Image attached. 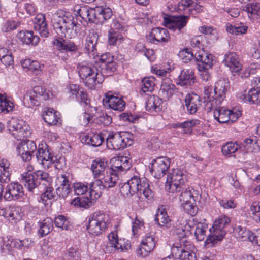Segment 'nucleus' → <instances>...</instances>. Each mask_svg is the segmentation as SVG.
Returning <instances> with one entry per match:
<instances>
[{
  "label": "nucleus",
  "mask_w": 260,
  "mask_h": 260,
  "mask_svg": "<svg viewBox=\"0 0 260 260\" xmlns=\"http://www.w3.org/2000/svg\"><path fill=\"white\" fill-rule=\"evenodd\" d=\"M14 104L5 96L0 94V112L7 113L13 110Z\"/></svg>",
  "instance_id": "53"
},
{
  "label": "nucleus",
  "mask_w": 260,
  "mask_h": 260,
  "mask_svg": "<svg viewBox=\"0 0 260 260\" xmlns=\"http://www.w3.org/2000/svg\"><path fill=\"white\" fill-rule=\"evenodd\" d=\"M120 192L123 197L132 196L137 193L140 198L143 199L142 196L147 200H152L154 193L150 188L149 181L146 178H140L134 176L127 182L124 183L120 187Z\"/></svg>",
  "instance_id": "3"
},
{
  "label": "nucleus",
  "mask_w": 260,
  "mask_h": 260,
  "mask_svg": "<svg viewBox=\"0 0 260 260\" xmlns=\"http://www.w3.org/2000/svg\"><path fill=\"white\" fill-rule=\"evenodd\" d=\"M14 247L17 248L16 240L4 239L2 246L3 252L5 253H8L13 250Z\"/></svg>",
  "instance_id": "60"
},
{
  "label": "nucleus",
  "mask_w": 260,
  "mask_h": 260,
  "mask_svg": "<svg viewBox=\"0 0 260 260\" xmlns=\"http://www.w3.org/2000/svg\"><path fill=\"white\" fill-rule=\"evenodd\" d=\"M71 204L84 208H89L92 205L91 201L87 198V196L75 198L71 201Z\"/></svg>",
  "instance_id": "55"
},
{
  "label": "nucleus",
  "mask_w": 260,
  "mask_h": 260,
  "mask_svg": "<svg viewBox=\"0 0 260 260\" xmlns=\"http://www.w3.org/2000/svg\"><path fill=\"white\" fill-rule=\"evenodd\" d=\"M129 134L126 132H111L106 138L107 147L111 150H123L132 144Z\"/></svg>",
  "instance_id": "9"
},
{
  "label": "nucleus",
  "mask_w": 260,
  "mask_h": 260,
  "mask_svg": "<svg viewBox=\"0 0 260 260\" xmlns=\"http://www.w3.org/2000/svg\"><path fill=\"white\" fill-rule=\"evenodd\" d=\"M193 4L194 2L192 0H181L177 4V11L194 14L192 13Z\"/></svg>",
  "instance_id": "50"
},
{
  "label": "nucleus",
  "mask_w": 260,
  "mask_h": 260,
  "mask_svg": "<svg viewBox=\"0 0 260 260\" xmlns=\"http://www.w3.org/2000/svg\"><path fill=\"white\" fill-rule=\"evenodd\" d=\"M98 39V35L92 32L89 34L85 40L84 46L86 52L93 57H94L97 53L96 47Z\"/></svg>",
  "instance_id": "34"
},
{
  "label": "nucleus",
  "mask_w": 260,
  "mask_h": 260,
  "mask_svg": "<svg viewBox=\"0 0 260 260\" xmlns=\"http://www.w3.org/2000/svg\"><path fill=\"white\" fill-rule=\"evenodd\" d=\"M0 216L7 218L12 223H16L21 219L18 211L10 207H0Z\"/></svg>",
  "instance_id": "36"
},
{
  "label": "nucleus",
  "mask_w": 260,
  "mask_h": 260,
  "mask_svg": "<svg viewBox=\"0 0 260 260\" xmlns=\"http://www.w3.org/2000/svg\"><path fill=\"white\" fill-rule=\"evenodd\" d=\"M248 27L244 24L240 23L237 26L230 23L226 25V30L228 32L235 35H243L246 33Z\"/></svg>",
  "instance_id": "49"
},
{
  "label": "nucleus",
  "mask_w": 260,
  "mask_h": 260,
  "mask_svg": "<svg viewBox=\"0 0 260 260\" xmlns=\"http://www.w3.org/2000/svg\"><path fill=\"white\" fill-rule=\"evenodd\" d=\"M194 59L196 61L201 62L199 67L202 69H209L213 66V56L211 54L200 51L194 54Z\"/></svg>",
  "instance_id": "32"
},
{
  "label": "nucleus",
  "mask_w": 260,
  "mask_h": 260,
  "mask_svg": "<svg viewBox=\"0 0 260 260\" xmlns=\"http://www.w3.org/2000/svg\"><path fill=\"white\" fill-rule=\"evenodd\" d=\"M74 189L75 193L77 195L86 196L88 195V186L82 183H77L74 184Z\"/></svg>",
  "instance_id": "61"
},
{
  "label": "nucleus",
  "mask_w": 260,
  "mask_h": 260,
  "mask_svg": "<svg viewBox=\"0 0 260 260\" xmlns=\"http://www.w3.org/2000/svg\"><path fill=\"white\" fill-rule=\"evenodd\" d=\"M66 89L71 98L76 99L81 104L86 106L89 105L90 100L88 98L86 92L78 85L71 84L68 85Z\"/></svg>",
  "instance_id": "20"
},
{
  "label": "nucleus",
  "mask_w": 260,
  "mask_h": 260,
  "mask_svg": "<svg viewBox=\"0 0 260 260\" xmlns=\"http://www.w3.org/2000/svg\"><path fill=\"white\" fill-rule=\"evenodd\" d=\"M243 10L248 13L251 19H257L260 16V5L257 3L247 4L243 7Z\"/></svg>",
  "instance_id": "44"
},
{
  "label": "nucleus",
  "mask_w": 260,
  "mask_h": 260,
  "mask_svg": "<svg viewBox=\"0 0 260 260\" xmlns=\"http://www.w3.org/2000/svg\"><path fill=\"white\" fill-rule=\"evenodd\" d=\"M223 63L230 68L232 73H238L242 69V66L239 55L234 52L224 55Z\"/></svg>",
  "instance_id": "23"
},
{
  "label": "nucleus",
  "mask_w": 260,
  "mask_h": 260,
  "mask_svg": "<svg viewBox=\"0 0 260 260\" xmlns=\"http://www.w3.org/2000/svg\"><path fill=\"white\" fill-rule=\"evenodd\" d=\"M108 167V163L104 159L97 158L94 160L91 166L93 176L95 178H99L104 173H106Z\"/></svg>",
  "instance_id": "31"
},
{
  "label": "nucleus",
  "mask_w": 260,
  "mask_h": 260,
  "mask_svg": "<svg viewBox=\"0 0 260 260\" xmlns=\"http://www.w3.org/2000/svg\"><path fill=\"white\" fill-rule=\"evenodd\" d=\"M155 78L153 76L144 78L142 80L141 90L143 93L151 92L155 86Z\"/></svg>",
  "instance_id": "51"
},
{
  "label": "nucleus",
  "mask_w": 260,
  "mask_h": 260,
  "mask_svg": "<svg viewBox=\"0 0 260 260\" xmlns=\"http://www.w3.org/2000/svg\"><path fill=\"white\" fill-rule=\"evenodd\" d=\"M77 68L82 82L90 89L93 88L96 83H101L104 76L111 75L117 69L113 56L109 53L101 56L100 69L86 61L79 63Z\"/></svg>",
  "instance_id": "2"
},
{
  "label": "nucleus",
  "mask_w": 260,
  "mask_h": 260,
  "mask_svg": "<svg viewBox=\"0 0 260 260\" xmlns=\"http://www.w3.org/2000/svg\"><path fill=\"white\" fill-rule=\"evenodd\" d=\"M234 233L236 238L242 241H249L251 242L253 233L245 227L237 226L234 228Z\"/></svg>",
  "instance_id": "42"
},
{
  "label": "nucleus",
  "mask_w": 260,
  "mask_h": 260,
  "mask_svg": "<svg viewBox=\"0 0 260 260\" xmlns=\"http://www.w3.org/2000/svg\"><path fill=\"white\" fill-rule=\"evenodd\" d=\"M182 191L179 196V200L181 204L188 201H192V199L197 200L199 197V192L191 187L186 188L185 185L181 190Z\"/></svg>",
  "instance_id": "37"
},
{
  "label": "nucleus",
  "mask_w": 260,
  "mask_h": 260,
  "mask_svg": "<svg viewBox=\"0 0 260 260\" xmlns=\"http://www.w3.org/2000/svg\"><path fill=\"white\" fill-rule=\"evenodd\" d=\"M244 96L246 101L251 104H259L260 103V91L254 88H251L248 92L247 95Z\"/></svg>",
  "instance_id": "54"
},
{
  "label": "nucleus",
  "mask_w": 260,
  "mask_h": 260,
  "mask_svg": "<svg viewBox=\"0 0 260 260\" xmlns=\"http://www.w3.org/2000/svg\"><path fill=\"white\" fill-rule=\"evenodd\" d=\"M175 86L169 81H164L161 85L160 92L165 98L171 97L175 92Z\"/></svg>",
  "instance_id": "48"
},
{
  "label": "nucleus",
  "mask_w": 260,
  "mask_h": 260,
  "mask_svg": "<svg viewBox=\"0 0 260 260\" xmlns=\"http://www.w3.org/2000/svg\"><path fill=\"white\" fill-rule=\"evenodd\" d=\"M54 30L60 37L53 40L52 44L60 52H66L70 55L80 54L79 46L71 40L63 39V37L72 38L77 34L80 25L77 23V19L72 16L60 15L55 14L52 19Z\"/></svg>",
  "instance_id": "1"
},
{
  "label": "nucleus",
  "mask_w": 260,
  "mask_h": 260,
  "mask_svg": "<svg viewBox=\"0 0 260 260\" xmlns=\"http://www.w3.org/2000/svg\"><path fill=\"white\" fill-rule=\"evenodd\" d=\"M44 121L49 125H56L59 119L58 113L50 108H45L42 114Z\"/></svg>",
  "instance_id": "39"
},
{
  "label": "nucleus",
  "mask_w": 260,
  "mask_h": 260,
  "mask_svg": "<svg viewBox=\"0 0 260 260\" xmlns=\"http://www.w3.org/2000/svg\"><path fill=\"white\" fill-rule=\"evenodd\" d=\"M147 39L154 44L156 42L164 43L168 42L170 40V37L166 28L155 27L152 29Z\"/></svg>",
  "instance_id": "22"
},
{
  "label": "nucleus",
  "mask_w": 260,
  "mask_h": 260,
  "mask_svg": "<svg viewBox=\"0 0 260 260\" xmlns=\"http://www.w3.org/2000/svg\"><path fill=\"white\" fill-rule=\"evenodd\" d=\"M87 229L93 235L98 236L104 232L108 226V217L104 213L96 212L88 217Z\"/></svg>",
  "instance_id": "8"
},
{
  "label": "nucleus",
  "mask_w": 260,
  "mask_h": 260,
  "mask_svg": "<svg viewBox=\"0 0 260 260\" xmlns=\"http://www.w3.org/2000/svg\"><path fill=\"white\" fill-rule=\"evenodd\" d=\"M229 87V82L225 79L219 80L216 82L214 88V95L215 98L210 100L207 103L208 108L211 109L213 106L217 104H221L225 98V93Z\"/></svg>",
  "instance_id": "14"
},
{
  "label": "nucleus",
  "mask_w": 260,
  "mask_h": 260,
  "mask_svg": "<svg viewBox=\"0 0 260 260\" xmlns=\"http://www.w3.org/2000/svg\"><path fill=\"white\" fill-rule=\"evenodd\" d=\"M156 238L154 235L147 234L142 240L136 252L139 256L145 257L153 251L156 245Z\"/></svg>",
  "instance_id": "17"
},
{
  "label": "nucleus",
  "mask_w": 260,
  "mask_h": 260,
  "mask_svg": "<svg viewBox=\"0 0 260 260\" xmlns=\"http://www.w3.org/2000/svg\"><path fill=\"white\" fill-rule=\"evenodd\" d=\"M39 185L36 189H43L44 191L43 193V198H46L48 200L54 199L56 197V194L54 192V190L52 187H51V179L49 176V179L40 180L39 181Z\"/></svg>",
  "instance_id": "35"
},
{
  "label": "nucleus",
  "mask_w": 260,
  "mask_h": 260,
  "mask_svg": "<svg viewBox=\"0 0 260 260\" xmlns=\"http://www.w3.org/2000/svg\"><path fill=\"white\" fill-rule=\"evenodd\" d=\"M8 128L12 135L18 140L26 138L31 134L28 125L21 119L12 118L8 122Z\"/></svg>",
  "instance_id": "11"
},
{
  "label": "nucleus",
  "mask_w": 260,
  "mask_h": 260,
  "mask_svg": "<svg viewBox=\"0 0 260 260\" xmlns=\"http://www.w3.org/2000/svg\"><path fill=\"white\" fill-rule=\"evenodd\" d=\"M200 31L206 35L211 37V39L216 40L217 39V31L212 27L203 26L199 28Z\"/></svg>",
  "instance_id": "62"
},
{
  "label": "nucleus",
  "mask_w": 260,
  "mask_h": 260,
  "mask_svg": "<svg viewBox=\"0 0 260 260\" xmlns=\"http://www.w3.org/2000/svg\"><path fill=\"white\" fill-rule=\"evenodd\" d=\"M194 81L195 76L193 70L183 69L181 71L176 83L182 86H190L194 83Z\"/></svg>",
  "instance_id": "30"
},
{
  "label": "nucleus",
  "mask_w": 260,
  "mask_h": 260,
  "mask_svg": "<svg viewBox=\"0 0 260 260\" xmlns=\"http://www.w3.org/2000/svg\"><path fill=\"white\" fill-rule=\"evenodd\" d=\"M189 17L185 15L171 16L164 18L165 26L169 29L177 31L178 33H183L184 28L186 25Z\"/></svg>",
  "instance_id": "15"
},
{
  "label": "nucleus",
  "mask_w": 260,
  "mask_h": 260,
  "mask_svg": "<svg viewBox=\"0 0 260 260\" xmlns=\"http://www.w3.org/2000/svg\"><path fill=\"white\" fill-rule=\"evenodd\" d=\"M220 104H217L213 106L211 109L208 108L207 104L205 105V108L208 112L213 110V116L214 118L220 123H233L238 118L237 114L234 113L231 110L226 109L224 107H220Z\"/></svg>",
  "instance_id": "13"
},
{
  "label": "nucleus",
  "mask_w": 260,
  "mask_h": 260,
  "mask_svg": "<svg viewBox=\"0 0 260 260\" xmlns=\"http://www.w3.org/2000/svg\"><path fill=\"white\" fill-rule=\"evenodd\" d=\"M178 231H177L176 233L177 234L180 233L179 237H181V238L179 240V242L176 243L179 244V246H180L182 249L184 250L185 251H188L189 253H194L193 252L194 247L191 242L187 241L185 238V231L183 229L180 230L178 229Z\"/></svg>",
  "instance_id": "43"
},
{
  "label": "nucleus",
  "mask_w": 260,
  "mask_h": 260,
  "mask_svg": "<svg viewBox=\"0 0 260 260\" xmlns=\"http://www.w3.org/2000/svg\"><path fill=\"white\" fill-rule=\"evenodd\" d=\"M170 166L168 159L160 157L153 160L151 164L150 171L152 174L156 178H160L164 176Z\"/></svg>",
  "instance_id": "19"
},
{
  "label": "nucleus",
  "mask_w": 260,
  "mask_h": 260,
  "mask_svg": "<svg viewBox=\"0 0 260 260\" xmlns=\"http://www.w3.org/2000/svg\"><path fill=\"white\" fill-rule=\"evenodd\" d=\"M36 157L38 161L43 165L47 166L48 167L51 164H54V167L57 169H61L59 166V161L52 153L51 149L46 144H41L39 145Z\"/></svg>",
  "instance_id": "12"
},
{
  "label": "nucleus",
  "mask_w": 260,
  "mask_h": 260,
  "mask_svg": "<svg viewBox=\"0 0 260 260\" xmlns=\"http://www.w3.org/2000/svg\"><path fill=\"white\" fill-rule=\"evenodd\" d=\"M185 106L187 110L191 114L197 112L201 105V100L199 95L194 93L188 94L185 98Z\"/></svg>",
  "instance_id": "28"
},
{
  "label": "nucleus",
  "mask_w": 260,
  "mask_h": 260,
  "mask_svg": "<svg viewBox=\"0 0 260 260\" xmlns=\"http://www.w3.org/2000/svg\"><path fill=\"white\" fill-rule=\"evenodd\" d=\"M71 184L59 186L56 190V194L63 198H66L71 192Z\"/></svg>",
  "instance_id": "64"
},
{
  "label": "nucleus",
  "mask_w": 260,
  "mask_h": 260,
  "mask_svg": "<svg viewBox=\"0 0 260 260\" xmlns=\"http://www.w3.org/2000/svg\"><path fill=\"white\" fill-rule=\"evenodd\" d=\"M75 14L79 16L85 21L99 24L103 23L106 20L111 18L112 12L109 8H103L96 6L94 8H90L86 6H75Z\"/></svg>",
  "instance_id": "4"
},
{
  "label": "nucleus",
  "mask_w": 260,
  "mask_h": 260,
  "mask_svg": "<svg viewBox=\"0 0 260 260\" xmlns=\"http://www.w3.org/2000/svg\"><path fill=\"white\" fill-rule=\"evenodd\" d=\"M21 63L24 69H26L28 71L31 72L39 71L40 68L39 62L30 59L22 60Z\"/></svg>",
  "instance_id": "56"
},
{
  "label": "nucleus",
  "mask_w": 260,
  "mask_h": 260,
  "mask_svg": "<svg viewBox=\"0 0 260 260\" xmlns=\"http://www.w3.org/2000/svg\"><path fill=\"white\" fill-rule=\"evenodd\" d=\"M26 168L27 171L21 174L20 180L28 191L34 192L40 180L49 179V174L42 170L33 172L34 167L30 164L27 165Z\"/></svg>",
  "instance_id": "5"
},
{
  "label": "nucleus",
  "mask_w": 260,
  "mask_h": 260,
  "mask_svg": "<svg viewBox=\"0 0 260 260\" xmlns=\"http://www.w3.org/2000/svg\"><path fill=\"white\" fill-rule=\"evenodd\" d=\"M24 195L22 185L18 182H12L7 185L4 194V198L7 201L16 200Z\"/></svg>",
  "instance_id": "18"
},
{
  "label": "nucleus",
  "mask_w": 260,
  "mask_h": 260,
  "mask_svg": "<svg viewBox=\"0 0 260 260\" xmlns=\"http://www.w3.org/2000/svg\"><path fill=\"white\" fill-rule=\"evenodd\" d=\"M162 101L157 96L154 95H148L146 101V109L147 111L152 112L160 110Z\"/></svg>",
  "instance_id": "40"
},
{
  "label": "nucleus",
  "mask_w": 260,
  "mask_h": 260,
  "mask_svg": "<svg viewBox=\"0 0 260 260\" xmlns=\"http://www.w3.org/2000/svg\"><path fill=\"white\" fill-rule=\"evenodd\" d=\"M124 40L123 36L118 31L111 28L109 30L108 43L110 45H116L118 43H121Z\"/></svg>",
  "instance_id": "52"
},
{
  "label": "nucleus",
  "mask_w": 260,
  "mask_h": 260,
  "mask_svg": "<svg viewBox=\"0 0 260 260\" xmlns=\"http://www.w3.org/2000/svg\"><path fill=\"white\" fill-rule=\"evenodd\" d=\"M199 124V121L198 120L186 121L183 122H181L180 128L182 129V132L183 133H186L190 132L192 127Z\"/></svg>",
  "instance_id": "63"
},
{
  "label": "nucleus",
  "mask_w": 260,
  "mask_h": 260,
  "mask_svg": "<svg viewBox=\"0 0 260 260\" xmlns=\"http://www.w3.org/2000/svg\"><path fill=\"white\" fill-rule=\"evenodd\" d=\"M105 188L101 181L99 179H96L90 184L89 191L87 193V198L92 204L101 196L102 191Z\"/></svg>",
  "instance_id": "27"
},
{
  "label": "nucleus",
  "mask_w": 260,
  "mask_h": 260,
  "mask_svg": "<svg viewBox=\"0 0 260 260\" xmlns=\"http://www.w3.org/2000/svg\"><path fill=\"white\" fill-rule=\"evenodd\" d=\"M103 101L107 104L110 108L114 110L122 111L125 107V102L122 98L114 96L110 93L105 94Z\"/></svg>",
  "instance_id": "25"
},
{
  "label": "nucleus",
  "mask_w": 260,
  "mask_h": 260,
  "mask_svg": "<svg viewBox=\"0 0 260 260\" xmlns=\"http://www.w3.org/2000/svg\"><path fill=\"white\" fill-rule=\"evenodd\" d=\"M106 188L113 187L119 180L118 174L113 172V171L107 169L106 173L99 178Z\"/></svg>",
  "instance_id": "33"
},
{
  "label": "nucleus",
  "mask_w": 260,
  "mask_h": 260,
  "mask_svg": "<svg viewBox=\"0 0 260 260\" xmlns=\"http://www.w3.org/2000/svg\"><path fill=\"white\" fill-rule=\"evenodd\" d=\"M84 139L87 144L94 147L100 146L104 140V137L101 134H88L82 138Z\"/></svg>",
  "instance_id": "45"
},
{
  "label": "nucleus",
  "mask_w": 260,
  "mask_h": 260,
  "mask_svg": "<svg viewBox=\"0 0 260 260\" xmlns=\"http://www.w3.org/2000/svg\"><path fill=\"white\" fill-rule=\"evenodd\" d=\"M39 229L38 235L40 237H43L48 235L53 229V221L50 218H46L43 221L38 222Z\"/></svg>",
  "instance_id": "41"
},
{
  "label": "nucleus",
  "mask_w": 260,
  "mask_h": 260,
  "mask_svg": "<svg viewBox=\"0 0 260 260\" xmlns=\"http://www.w3.org/2000/svg\"><path fill=\"white\" fill-rule=\"evenodd\" d=\"M207 226L205 224L198 223L196 225L194 234L198 241L203 240L206 237Z\"/></svg>",
  "instance_id": "58"
},
{
  "label": "nucleus",
  "mask_w": 260,
  "mask_h": 260,
  "mask_svg": "<svg viewBox=\"0 0 260 260\" xmlns=\"http://www.w3.org/2000/svg\"><path fill=\"white\" fill-rule=\"evenodd\" d=\"M55 226L60 228L61 230H69L71 229L70 222L63 215H59L54 219Z\"/></svg>",
  "instance_id": "57"
},
{
  "label": "nucleus",
  "mask_w": 260,
  "mask_h": 260,
  "mask_svg": "<svg viewBox=\"0 0 260 260\" xmlns=\"http://www.w3.org/2000/svg\"><path fill=\"white\" fill-rule=\"evenodd\" d=\"M250 212L253 220L260 223V202H253L250 206Z\"/></svg>",
  "instance_id": "59"
},
{
  "label": "nucleus",
  "mask_w": 260,
  "mask_h": 260,
  "mask_svg": "<svg viewBox=\"0 0 260 260\" xmlns=\"http://www.w3.org/2000/svg\"><path fill=\"white\" fill-rule=\"evenodd\" d=\"M243 145V144L237 142L235 143L229 142L222 146L221 151L223 155L230 157L238 149H241Z\"/></svg>",
  "instance_id": "46"
},
{
  "label": "nucleus",
  "mask_w": 260,
  "mask_h": 260,
  "mask_svg": "<svg viewBox=\"0 0 260 260\" xmlns=\"http://www.w3.org/2000/svg\"><path fill=\"white\" fill-rule=\"evenodd\" d=\"M17 37L22 43L27 45H37L39 42V37L34 35L32 31H21Z\"/></svg>",
  "instance_id": "38"
},
{
  "label": "nucleus",
  "mask_w": 260,
  "mask_h": 260,
  "mask_svg": "<svg viewBox=\"0 0 260 260\" xmlns=\"http://www.w3.org/2000/svg\"><path fill=\"white\" fill-rule=\"evenodd\" d=\"M35 143L29 140H25L19 143L16 146V152L23 161H29L32 158V154L36 151Z\"/></svg>",
  "instance_id": "16"
},
{
  "label": "nucleus",
  "mask_w": 260,
  "mask_h": 260,
  "mask_svg": "<svg viewBox=\"0 0 260 260\" xmlns=\"http://www.w3.org/2000/svg\"><path fill=\"white\" fill-rule=\"evenodd\" d=\"M108 241L106 244H104L103 247L106 253H111L115 250L120 249L123 250V248L121 243L118 239L116 233L112 232L108 235Z\"/></svg>",
  "instance_id": "26"
},
{
  "label": "nucleus",
  "mask_w": 260,
  "mask_h": 260,
  "mask_svg": "<svg viewBox=\"0 0 260 260\" xmlns=\"http://www.w3.org/2000/svg\"><path fill=\"white\" fill-rule=\"evenodd\" d=\"M52 94L42 86H35L32 91H29L24 96V103L28 107L38 106L41 102L48 100Z\"/></svg>",
  "instance_id": "10"
},
{
  "label": "nucleus",
  "mask_w": 260,
  "mask_h": 260,
  "mask_svg": "<svg viewBox=\"0 0 260 260\" xmlns=\"http://www.w3.org/2000/svg\"><path fill=\"white\" fill-rule=\"evenodd\" d=\"M171 254L172 256L177 259L196 260L195 253H189L188 251H185L177 243L171 247Z\"/></svg>",
  "instance_id": "29"
},
{
  "label": "nucleus",
  "mask_w": 260,
  "mask_h": 260,
  "mask_svg": "<svg viewBox=\"0 0 260 260\" xmlns=\"http://www.w3.org/2000/svg\"><path fill=\"white\" fill-rule=\"evenodd\" d=\"M230 222V218L225 216H220L216 220L209 230L210 234L208 236L205 244L206 245L211 244L213 245L221 241L226 234L224 229Z\"/></svg>",
  "instance_id": "6"
},
{
  "label": "nucleus",
  "mask_w": 260,
  "mask_h": 260,
  "mask_svg": "<svg viewBox=\"0 0 260 260\" xmlns=\"http://www.w3.org/2000/svg\"><path fill=\"white\" fill-rule=\"evenodd\" d=\"M111 166L108 169L113 171V172L117 174L119 172L128 170L131 167L129 158L124 156L113 157L111 159Z\"/></svg>",
  "instance_id": "21"
},
{
  "label": "nucleus",
  "mask_w": 260,
  "mask_h": 260,
  "mask_svg": "<svg viewBox=\"0 0 260 260\" xmlns=\"http://www.w3.org/2000/svg\"><path fill=\"white\" fill-rule=\"evenodd\" d=\"M34 28L42 37L47 38L49 36L50 33L44 14L40 13L36 15L34 21Z\"/></svg>",
  "instance_id": "24"
},
{
  "label": "nucleus",
  "mask_w": 260,
  "mask_h": 260,
  "mask_svg": "<svg viewBox=\"0 0 260 260\" xmlns=\"http://www.w3.org/2000/svg\"><path fill=\"white\" fill-rule=\"evenodd\" d=\"M171 219L166 211L162 208H158L155 216V221L160 226H163L168 223Z\"/></svg>",
  "instance_id": "47"
},
{
  "label": "nucleus",
  "mask_w": 260,
  "mask_h": 260,
  "mask_svg": "<svg viewBox=\"0 0 260 260\" xmlns=\"http://www.w3.org/2000/svg\"><path fill=\"white\" fill-rule=\"evenodd\" d=\"M187 181L186 176L179 169H173L167 176L166 189L171 193L180 192Z\"/></svg>",
  "instance_id": "7"
}]
</instances>
